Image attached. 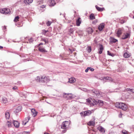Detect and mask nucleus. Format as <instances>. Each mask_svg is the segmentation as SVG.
Instances as JSON below:
<instances>
[{
	"mask_svg": "<svg viewBox=\"0 0 134 134\" xmlns=\"http://www.w3.org/2000/svg\"><path fill=\"white\" fill-rule=\"evenodd\" d=\"M70 124L69 122L68 121H65L64 122L62 123V125L61 126V128L64 129H66V128L68 127Z\"/></svg>",
	"mask_w": 134,
	"mask_h": 134,
	"instance_id": "3",
	"label": "nucleus"
},
{
	"mask_svg": "<svg viewBox=\"0 0 134 134\" xmlns=\"http://www.w3.org/2000/svg\"><path fill=\"white\" fill-rule=\"evenodd\" d=\"M97 21H98L97 20H95L92 23H93V24H95L97 22Z\"/></svg>",
	"mask_w": 134,
	"mask_h": 134,
	"instance_id": "42",
	"label": "nucleus"
},
{
	"mask_svg": "<svg viewBox=\"0 0 134 134\" xmlns=\"http://www.w3.org/2000/svg\"><path fill=\"white\" fill-rule=\"evenodd\" d=\"M10 99L11 100H13V97L12 95H10Z\"/></svg>",
	"mask_w": 134,
	"mask_h": 134,
	"instance_id": "47",
	"label": "nucleus"
},
{
	"mask_svg": "<svg viewBox=\"0 0 134 134\" xmlns=\"http://www.w3.org/2000/svg\"><path fill=\"white\" fill-rule=\"evenodd\" d=\"M130 37V34L128 33H124L122 36V39H125Z\"/></svg>",
	"mask_w": 134,
	"mask_h": 134,
	"instance_id": "9",
	"label": "nucleus"
},
{
	"mask_svg": "<svg viewBox=\"0 0 134 134\" xmlns=\"http://www.w3.org/2000/svg\"><path fill=\"white\" fill-rule=\"evenodd\" d=\"M87 124L89 126H93L94 125L95 123L92 121H90Z\"/></svg>",
	"mask_w": 134,
	"mask_h": 134,
	"instance_id": "27",
	"label": "nucleus"
},
{
	"mask_svg": "<svg viewBox=\"0 0 134 134\" xmlns=\"http://www.w3.org/2000/svg\"><path fill=\"white\" fill-rule=\"evenodd\" d=\"M90 69V68L88 67L85 70V71L86 72H87Z\"/></svg>",
	"mask_w": 134,
	"mask_h": 134,
	"instance_id": "43",
	"label": "nucleus"
},
{
	"mask_svg": "<svg viewBox=\"0 0 134 134\" xmlns=\"http://www.w3.org/2000/svg\"><path fill=\"white\" fill-rule=\"evenodd\" d=\"M110 42L112 43H115L118 41L117 39L112 37H110Z\"/></svg>",
	"mask_w": 134,
	"mask_h": 134,
	"instance_id": "22",
	"label": "nucleus"
},
{
	"mask_svg": "<svg viewBox=\"0 0 134 134\" xmlns=\"http://www.w3.org/2000/svg\"><path fill=\"white\" fill-rule=\"evenodd\" d=\"M93 105H98L100 106H102L104 104V102L102 100H94Z\"/></svg>",
	"mask_w": 134,
	"mask_h": 134,
	"instance_id": "4",
	"label": "nucleus"
},
{
	"mask_svg": "<svg viewBox=\"0 0 134 134\" xmlns=\"http://www.w3.org/2000/svg\"><path fill=\"white\" fill-rule=\"evenodd\" d=\"M5 116L6 119H9L10 117V115L9 113L6 112L5 114Z\"/></svg>",
	"mask_w": 134,
	"mask_h": 134,
	"instance_id": "32",
	"label": "nucleus"
},
{
	"mask_svg": "<svg viewBox=\"0 0 134 134\" xmlns=\"http://www.w3.org/2000/svg\"><path fill=\"white\" fill-rule=\"evenodd\" d=\"M48 31V30H42V34H44V35H46V33Z\"/></svg>",
	"mask_w": 134,
	"mask_h": 134,
	"instance_id": "36",
	"label": "nucleus"
},
{
	"mask_svg": "<svg viewBox=\"0 0 134 134\" xmlns=\"http://www.w3.org/2000/svg\"><path fill=\"white\" fill-rule=\"evenodd\" d=\"M10 11V10L7 8L1 9H0V12L2 14H8Z\"/></svg>",
	"mask_w": 134,
	"mask_h": 134,
	"instance_id": "6",
	"label": "nucleus"
},
{
	"mask_svg": "<svg viewBox=\"0 0 134 134\" xmlns=\"http://www.w3.org/2000/svg\"><path fill=\"white\" fill-rule=\"evenodd\" d=\"M49 2V5L51 6H54L55 4V3L54 0H50Z\"/></svg>",
	"mask_w": 134,
	"mask_h": 134,
	"instance_id": "17",
	"label": "nucleus"
},
{
	"mask_svg": "<svg viewBox=\"0 0 134 134\" xmlns=\"http://www.w3.org/2000/svg\"><path fill=\"white\" fill-rule=\"evenodd\" d=\"M30 118L29 116H28L23 121V125H25L27 123L29 120L30 119Z\"/></svg>",
	"mask_w": 134,
	"mask_h": 134,
	"instance_id": "10",
	"label": "nucleus"
},
{
	"mask_svg": "<svg viewBox=\"0 0 134 134\" xmlns=\"http://www.w3.org/2000/svg\"><path fill=\"white\" fill-rule=\"evenodd\" d=\"M121 23H124V21L122 20V21H121Z\"/></svg>",
	"mask_w": 134,
	"mask_h": 134,
	"instance_id": "52",
	"label": "nucleus"
},
{
	"mask_svg": "<svg viewBox=\"0 0 134 134\" xmlns=\"http://www.w3.org/2000/svg\"><path fill=\"white\" fill-rule=\"evenodd\" d=\"M115 105L116 107L120 108L124 110L125 111L127 109V106L123 103L116 102Z\"/></svg>",
	"mask_w": 134,
	"mask_h": 134,
	"instance_id": "2",
	"label": "nucleus"
},
{
	"mask_svg": "<svg viewBox=\"0 0 134 134\" xmlns=\"http://www.w3.org/2000/svg\"><path fill=\"white\" fill-rule=\"evenodd\" d=\"M87 50L89 53H90L91 51V47L88 46L87 48Z\"/></svg>",
	"mask_w": 134,
	"mask_h": 134,
	"instance_id": "33",
	"label": "nucleus"
},
{
	"mask_svg": "<svg viewBox=\"0 0 134 134\" xmlns=\"http://www.w3.org/2000/svg\"><path fill=\"white\" fill-rule=\"evenodd\" d=\"M122 113L121 112H120V114H119V117H120V118H121L122 117Z\"/></svg>",
	"mask_w": 134,
	"mask_h": 134,
	"instance_id": "46",
	"label": "nucleus"
},
{
	"mask_svg": "<svg viewBox=\"0 0 134 134\" xmlns=\"http://www.w3.org/2000/svg\"><path fill=\"white\" fill-rule=\"evenodd\" d=\"M81 18L80 17L78 18V19L76 20V25L77 26H79L80 24H81Z\"/></svg>",
	"mask_w": 134,
	"mask_h": 134,
	"instance_id": "15",
	"label": "nucleus"
},
{
	"mask_svg": "<svg viewBox=\"0 0 134 134\" xmlns=\"http://www.w3.org/2000/svg\"><path fill=\"white\" fill-rule=\"evenodd\" d=\"M92 91L94 96L96 95V96H99L100 95V93L98 91L94 90H93Z\"/></svg>",
	"mask_w": 134,
	"mask_h": 134,
	"instance_id": "11",
	"label": "nucleus"
},
{
	"mask_svg": "<svg viewBox=\"0 0 134 134\" xmlns=\"http://www.w3.org/2000/svg\"><path fill=\"white\" fill-rule=\"evenodd\" d=\"M13 124L16 127H18L19 126V123L17 121H14L13 122Z\"/></svg>",
	"mask_w": 134,
	"mask_h": 134,
	"instance_id": "26",
	"label": "nucleus"
},
{
	"mask_svg": "<svg viewBox=\"0 0 134 134\" xmlns=\"http://www.w3.org/2000/svg\"><path fill=\"white\" fill-rule=\"evenodd\" d=\"M3 48V47L2 46H0V48H1V49Z\"/></svg>",
	"mask_w": 134,
	"mask_h": 134,
	"instance_id": "54",
	"label": "nucleus"
},
{
	"mask_svg": "<svg viewBox=\"0 0 134 134\" xmlns=\"http://www.w3.org/2000/svg\"><path fill=\"white\" fill-rule=\"evenodd\" d=\"M123 28L119 29L116 32L117 36L119 37H120L121 35L122 34V31H123Z\"/></svg>",
	"mask_w": 134,
	"mask_h": 134,
	"instance_id": "8",
	"label": "nucleus"
},
{
	"mask_svg": "<svg viewBox=\"0 0 134 134\" xmlns=\"http://www.w3.org/2000/svg\"><path fill=\"white\" fill-rule=\"evenodd\" d=\"M22 107L21 106H18L17 107L16 110V112H18L19 111H20L22 109Z\"/></svg>",
	"mask_w": 134,
	"mask_h": 134,
	"instance_id": "28",
	"label": "nucleus"
},
{
	"mask_svg": "<svg viewBox=\"0 0 134 134\" xmlns=\"http://www.w3.org/2000/svg\"><path fill=\"white\" fill-rule=\"evenodd\" d=\"M76 81V79L75 78L71 77L69 79V82L72 83L75 82Z\"/></svg>",
	"mask_w": 134,
	"mask_h": 134,
	"instance_id": "18",
	"label": "nucleus"
},
{
	"mask_svg": "<svg viewBox=\"0 0 134 134\" xmlns=\"http://www.w3.org/2000/svg\"><path fill=\"white\" fill-rule=\"evenodd\" d=\"M32 114L34 117L36 116L37 114V112H36L35 109H32L31 110Z\"/></svg>",
	"mask_w": 134,
	"mask_h": 134,
	"instance_id": "14",
	"label": "nucleus"
},
{
	"mask_svg": "<svg viewBox=\"0 0 134 134\" xmlns=\"http://www.w3.org/2000/svg\"><path fill=\"white\" fill-rule=\"evenodd\" d=\"M95 7L99 11H103L104 9V8H100L97 5H96Z\"/></svg>",
	"mask_w": 134,
	"mask_h": 134,
	"instance_id": "20",
	"label": "nucleus"
},
{
	"mask_svg": "<svg viewBox=\"0 0 134 134\" xmlns=\"http://www.w3.org/2000/svg\"><path fill=\"white\" fill-rule=\"evenodd\" d=\"M13 89L14 90H15L17 89V87L15 86L13 88Z\"/></svg>",
	"mask_w": 134,
	"mask_h": 134,
	"instance_id": "45",
	"label": "nucleus"
},
{
	"mask_svg": "<svg viewBox=\"0 0 134 134\" xmlns=\"http://www.w3.org/2000/svg\"><path fill=\"white\" fill-rule=\"evenodd\" d=\"M30 41H31V40L32 41V38H31L30 39Z\"/></svg>",
	"mask_w": 134,
	"mask_h": 134,
	"instance_id": "55",
	"label": "nucleus"
},
{
	"mask_svg": "<svg viewBox=\"0 0 134 134\" xmlns=\"http://www.w3.org/2000/svg\"><path fill=\"white\" fill-rule=\"evenodd\" d=\"M24 2L27 4L31 3L33 1V0H24Z\"/></svg>",
	"mask_w": 134,
	"mask_h": 134,
	"instance_id": "29",
	"label": "nucleus"
},
{
	"mask_svg": "<svg viewBox=\"0 0 134 134\" xmlns=\"http://www.w3.org/2000/svg\"><path fill=\"white\" fill-rule=\"evenodd\" d=\"M36 80L37 82L47 83L50 81V79L49 76H43L37 77Z\"/></svg>",
	"mask_w": 134,
	"mask_h": 134,
	"instance_id": "1",
	"label": "nucleus"
},
{
	"mask_svg": "<svg viewBox=\"0 0 134 134\" xmlns=\"http://www.w3.org/2000/svg\"><path fill=\"white\" fill-rule=\"evenodd\" d=\"M69 32L72 34L74 32L73 30L71 28L70 29Z\"/></svg>",
	"mask_w": 134,
	"mask_h": 134,
	"instance_id": "40",
	"label": "nucleus"
},
{
	"mask_svg": "<svg viewBox=\"0 0 134 134\" xmlns=\"http://www.w3.org/2000/svg\"><path fill=\"white\" fill-rule=\"evenodd\" d=\"M43 0H38V2H39V1L41 2V3L42 2V1Z\"/></svg>",
	"mask_w": 134,
	"mask_h": 134,
	"instance_id": "51",
	"label": "nucleus"
},
{
	"mask_svg": "<svg viewBox=\"0 0 134 134\" xmlns=\"http://www.w3.org/2000/svg\"><path fill=\"white\" fill-rule=\"evenodd\" d=\"M2 102L4 103H6L8 102V100L7 98L4 97L2 98Z\"/></svg>",
	"mask_w": 134,
	"mask_h": 134,
	"instance_id": "24",
	"label": "nucleus"
},
{
	"mask_svg": "<svg viewBox=\"0 0 134 134\" xmlns=\"http://www.w3.org/2000/svg\"><path fill=\"white\" fill-rule=\"evenodd\" d=\"M38 49L40 52H47L44 48L41 47H39Z\"/></svg>",
	"mask_w": 134,
	"mask_h": 134,
	"instance_id": "16",
	"label": "nucleus"
},
{
	"mask_svg": "<svg viewBox=\"0 0 134 134\" xmlns=\"http://www.w3.org/2000/svg\"><path fill=\"white\" fill-rule=\"evenodd\" d=\"M92 113L91 111L88 110L87 111H83L80 113V114L81 116H88L90 115Z\"/></svg>",
	"mask_w": 134,
	"mask_h": 134,
	"instance_id": "7",
	"label": "nucleus"
},
{
	"mask_svg": "<svg viewBox=\"0 0 134 134\" xmlns=\"http://www.w3.org/2000/svg\"><path fill=\"white\" fill-rule=\"evenodd\" d=\"M124 57L126 58H128L130 57V55L127 53H125L124 54Z\"/></svg>",
	"mask_w": 134,
	"mask_h": 134,
	"instance_id": "34",
	"label": "nucleus"
},
{
	"mask_svg": "<svg viewBox=\"0 0 134 134\" xmlns=\"http://www.w3.org/2000/svg\"><path fill=\"white\" fill-rule=\"evenodd\" d=\"M52 23V22L51 21H48L46 23L47 25L48 26H49L51 25Z\"/></svg>",
	"mask_w": 134,
	"mask_h": 134,
	"instance_id": "37",
	"label": "nucleus"
},
{
	"mask_svg": "<svg viewBox=\"0 0 134 134\" xmlns=\"http://www.w3.org/2000/svg\"><path fill=\"white\" fill-rule=\"evenodd\" d=\"M22 134H28V133L26 132H23Z\"/></svg>",
	"mask_w": 134,
	"mask_h": 134,
	"instance_id": "48",
	"label": "nucleus"
},
{
	"mask_svg": "<svg viewBox=\"0 0 134 134\" xmlns=\"http://www.w3.org/2000/svg\"><path fill=\"white\" fill-rule=\"evenodd\" d=\"M131 91L132 92H134V90L132 89V90Z\"/></svg>",
	"mask_w": 134,
	"mask_h": 134,
	"instance_id": "53",
	"label": "nucleus"
},
{
	"mask_svg": "<svg viewBox=\"0 0 134 134\" xmlns=\"http://www.w3.org/2000/svg\"><path fill=\"white\" fill-rule=\"evenodd\" d=\"M41 41H44L45 42V44H46V43H47L48 42V40H47L46 39H42Z\"/></svg>",
	"mask_w": 134,
	"mask_h": 134,
	"instance_id": "39",
	"label": "nucleus"
},
{
	"mask_svg": "<svg viewBox=\"0 0 134 134\" xmlns=\"http://www.w3.org/2000/svg\"><path fill=\"white\" fill-rule=\"evenodd\" d=\"M122 132L123 134H127L128 133V132L126 131L125 130H123Z\"/></svg>",
	"mask_w": 134,
	"mask_h": 134,
	"instance_id": "38",
	"label": "nucleus"
},
{
	"mask_svg": "<svg viewBox=\"0 0 134 134\" xmlns=\"http://www.w3.org/2000/svg\"><path fill=\"white\" fill-rule=\"evenodd\" d=\"M90 19L93 20L95 18L94 15L93 14H91L90 16Z\"/></svg>",
	"mask_w": 134,
	"mask_h": 134,
	"instance_id": "30",
	"label": "nucleus"
},
{
	"mask_svg": "<svg viewBox=\"0 0 134 134\" xmlns=\"http://www.w3.org/2000/svg\"><path fill=\"white\" fill-rule=\"evenodd\" d=\"M64 97L67 99H71L73 98V95L71 93H65L63 94Z\"/></svg>",
	"mask_w": 134,
	"mask_h": 134,
	"instance_id": "5",
	"label": "nucleus"
},
{
	"mask_svg": "<svg viewBox=\"0 0 134 134\" xmlns=\"http://www.w3.org/2000/svg\"><path fill=\"white\" fill-rule=\"evenodd\" d=\"M98 130L101 132L104 133L105 131L104 129L101 126H99L98 128Z\"/></svg>",
	"mask_w": 134,
	"mask_h": 134,
	"instance_id": "23",
	"label": "nucleus"
},
{
	"mask_svg": "<svg viewBox=\"0 0 134 134\" xmlns=\"http://www.w3.org/2000/svg\"><path fill=\"white\" fill-rule=\"evenodd\" d=\"M104 79H105L106 80H110L112 82L113 81V79L111 77H109L108 76L103 77V79L104 80Z\"/></svg>",
	"mask_w": 134,
	"mask_h": 134,
	"instance_id": "25",
	"label": "nucleus"
},
{
	"mask_svg": "<svg viewBox=\"0 0 134 134\" xmlns=\"http://www.w3.org/2000/svg\"><path fill=\"white\" fill-rule=\"evenodd\" d=\"M95 99H93L91 98H90L88 99H87V101L90 104H92L93 105V103L94 100H95Z\"/></svg>",
	"mask_w": 134,
	"mask_h": 134,
	"instance_id": "13",
	"label": "nucleus"
},
{
	"mask_svg": "<svg viewBox=\"0 0 134 134\" xmlns=\"http://www.w3.org/2000/svg\"><path fill=\"white\" fill-rule=\"evenodd\" d=\"M90 69L91 71H93L94 70V69L93 68L91 69L90 68Z\"/></svg>",
	"mask_w": 134,
	"mask_h": 134,
	"instance_id": "49",
	"label": "nucleus"
},
{
	"mask_svg": "<svg viewBox=\"0 0 134 134\" xmlns=\"http://www.w3.org/2000/svg\"><path fill=\"white\" fill-rule=\"evenodd\" d=\"M127 91H131L132 90V89H131L129 88H127L126 89Z\"/></svg>",
	"mask_w": 134,
	"mask_h": 134,
	"instance_id": "44",
	"label": "nucleus"
},
{
	"mask_svg": "<svg viewBox=\"0 0 134 134\" xmlns=\"http://www.w3.org/2000/svg\"><path fill=\"white\" fill-rule=\"evenodd\" d=\"M107 52H108V55H109L111 56H113V54H112L111 53H110V52L109 51H108Z\"/></svg>",
	"mask_w": 134,
	"mask_h": 134,
	"instance_id": "41",
	"label": "nucleus"
},
{
	"mask_svg": "<svg viewBox=\"0 0 134 134\" xmlns=\"http://www.w3.org/2000/svg\"><path fill=\"white\" fill-rule=\"evenodd\" d=\"M43 44V43H41L40 44H39V45H42Z\"/></svg>",
	"mask_w": 134,
	"mask_h": 134,
	"instance_id": "56",
	"label": "nucleus"
},
{
	"mask_svg": "<svg viewBox=\"0 0 134 134\" xmlns=\"http://www.w3.org/2000/svg\"><path fill=\"white\" fill-rule=\"evenodd\" d=\"M133 18L134 19V15L133 16Z\"/></svg>",
	"mask_w": 134,
	"mask_h": 134,
	"instance_id": "58",
	"label": "nucleus"
},
{
	"mask_svg": "<svg viewBox=\"0 0 134 134\" xmlns=\"http://www.w3.org/2000/svg\"><path fill=\"white\" fill-rule=\"evenodd\" d=\"M105 24L104 23H101L99 25L98 27V29L99 31H101L104 27Z\"/></svg>",
	"mask_w": 134,
	"mask_h": 134,
	"instance_id": "12",
	"label": "nucleus"
},
{
	"mask_svg": "<svg viewBox=\"0 0 134 134\" xmlns=\"http://www.w3.org/2000/svg\"><path fill=\"white\" fill-rule=\"evenodd\" d=\"M103 50V46L102 45H101L99 47V49L98 50V53L99 54H101L102 53V51Z\"/></svg>",
	"mask_w": 134,
	"mask_h": 134,
	"instance_id": "19",
	"label": "nucleus"
},
{
	"mask_svg": "<svg viewBox=\"0 0 134 134\" xmlns=\"http://www.w3.org/2000/svg\"><path fill=\"white\" fill-rule=\"evenodd\" d=\"M88 33L89 34H91L93 32V30L91 27H89L88 29Z\"/></svg>",
	"mask_w": 134,
	"mask_h": 134,
	"instance_id": "31",
	"label": "nucleus"
},
{
	"mask_svg": "<svg viewBox=\"0 0 134 134\" xmlns=\"http://www.w3.org/2000/svg\"><path fill=\"white\" fill-rule=\"evenodd\" d=\"M41 7L42 8H44L45 7L44 5H43L42 6H41Z\"/></svg>",
	"mask_w": 134,
	"mask_h": 134,
	"instance_id": "50",
	"label": "nucleus"
},
{
	"mask_svg": "<svg viewBox=\"0 0 134 134\" xmlns=\"http://www.w3.org/2000/svg\"><path fill=\"white\" fill-rule=\"evenodd\" d=\"M19 17L17 16L16 17L14 20V21L15 22H16L17 21L19 20Z\"/></svg>",
	"mask_w": 134,
	"mask_h": 134,
	"instance_id": "35",
	"label": "nucleus"
},
{
	"mask_svg": "<svg viewBox=\"0 0 134 134\" xmlns=\"http://www.w3.org/2000/svg\"><path fill=\"white\" fill-rule=\"evenodd\" d=\"M44 134H49L48 133H44Z\"/></svg>",
	"mask_w": 134,
	"mask_h": 134,
	"instance_id": "57",
	"label": "nucleus"
},
{
	"mask_svg": "<svg viewBox=\"0 0 134 134\" xmlns=\"http://www.w3.org/2000/svg\"><path fill=\"white\" fill-rule=\"evenodd\" d=\"M5 126V127L7 126L9 128L11 127V122L9 121H8L6 122Z\"/></svg>",
	"mask_w": 134,
	"mask_h": 134,
	"instance_id": "21",
	"label": "nucleus"
}]
</instances>
